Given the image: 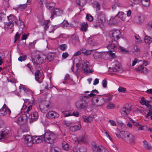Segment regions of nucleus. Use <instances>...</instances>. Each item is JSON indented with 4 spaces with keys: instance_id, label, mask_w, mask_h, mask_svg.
<instances>
[{
    "instance_id": "f257e3e1",
    "label": "nucleus",
    "mask_w": 152,
    "mask_h": 152,
    "mask_svg": "<svg viewBox=\"0 0 152 152\" xmlns=\"http://www.w3.org/2000/svg\"><path fill=\"white\" fill-rule=\"evenodd\" d=\"M45 142L47 143L52 144L54 143L56 139L57 136L56 134L50 131H46L44 134L42 135Z\"/></svg>"
},
{
    "instance_id": "f03ea898",
    "label": "nucleus",
    "mask_w": 152,
    "mask_h": 152,
    "mask_svg": "<svg viewBox=\"0 0 152 152\" xmlns=\"http://www.w3.org/2000/svg\"><path fill=\"white\" fill-rule=\"evenodd\" d=\"M80 66L86 75H88L94 72L92 69H91V66L89 62L87 61H84L83 63L80 64Z\"/></svg>"
},
{
    "instance_id": "7ed1b4c3",
    "label": "nucleus",
    "mask_w": 152,
    "mask_h": 152,
    "mask_svg": "<svg viewBox=\"0 0 152 152\" xmlns=\"http://www.w3.org/2000/svg\"><path fill=\"white\" fill-rule=\"evenodd\" d=\"M91 101L93 103V105L99 106L104 104L105 102V99L102 96H99L92 98L91 99Z\"/></svg>"
},
{
    "instance_id": "20e7f679",
    "label": "nucleus",
    "mask_w": 152,
    "mask_h": 152,
    "mask_svg": "<svg viewBox=\"0 0 152 152\" xmlns=\"http://www.w3.org/2000/svg\"><path fill=\"white\" fill-rule=\"evenodd\" d=\"M7 18L9 22L10 23H15L17 24H19V23H20L21 28H23L24 27V24L23 22L21 21L20 20L19 18L18 19H17L16 18L15 16L13 15H10L9 16H7Z\"/></svg>"
},
{
    "instance_id": "39448f33",
    "label": "nucleus",
    "mask_w": 152,
    "mask_h": 152,
    "mask_svg": "<svg viewBox=\"0 0 152 152\" xmlns=\"http://www.w3.org/2000/svg\"><path fill=\"white\" fill-rule=\"evenodd\" d=\"M35 77L36 80L39 83H41L44 77L42 70H39L36 71L35 73Z\"/></svg>"
},
{
    "instance_id": "423d86ee",
    "label": "nucleus",
    "mask_w": 152,
    "mask_h": 152,
    "mask_svg": "<svg viewBox=\"0 0 152 152\" xmlns=\"http://www.w3.org/2000/svg\"><path fill=\"white\" fill-rule=\"evenodd\" d=\"M49 106V102L44 101H42L40 104L39 107L42 112L45 113L48 111Z\"/></svg>"
},
{
    "instance_id": "0eeeda50",
    "label": "nucleus",
    "mask_w": 152,
    "mask_h": 152,
    "mask_svg": "<svg viewBox=\"0 0 152 152\" xmlns=\"http://www.w3.org/2000/svg\"><path fill=\"white\" fill-rule=\"evenodd\" d=\"M47 58L46 56L42 54L40 55H38L36 57L34 60L32 61V62L34 63V61L36 64H42L45 61Z\"/></svg>"
},
{
    "instance_id": "6e6552de",
    "label": "nucleus",
    "mask_w": 152,
    "mask_h": 152,
    "mask_svg": "<svg viewBox=\"0 0 152 152\" xmlns=\"http://www.w3.org/2000/svg\"><path fill=\"white\" fill-rule=\"evenodd\" d=\"M11 113L10 110L7 108L5 104H4L2 107L0 109V116L6 115L9 116Z\"/></svg>"
},
{
    "instance_id": "1a4fd4ad",
    "label": "nucleus",
    "mask_w": 152,
    "mask_h": 152,
    "mask_svg": "<svg viewBox=\"0 0 152 152\" xmlns=\"http://www.w3.org/2000/svg\"><path fill=\"white\" fill-rule=\"evenodd\" d=\"M75 106L78 110L86 109L88 106L87 103L83 102L82 100L77 101L75 103Z\"/></svg>"
},
{
    "instance_id": "9d476101",
    "label": "nucleus",
    "mask_w": 152,
    "mask_h": 152,
    "mask_svg": "<svg viewBox=\"0 0 152 152\" xmlns=\"http://www.w3.org/2000/svg\"><path fill=\"white\" fill-rule=\"evenodd\" d=\"M113 66L112 68L109 67V70L110 72H116L118 71L120 69L121 64L117 61H115L112 63Z\"/></svg>"
},
{
    "instance_id": "9b49d317",
    "label": "nucleus",
    "mask_w": 152,
    "mask_h": 152,
    "mask_svg": "<svg viewBox=\"0 0 152 152\" xmlns=\"http://www.w3.org/2000/svg\"><path fill=\"white\" fill-rule=\"evenodd\" d=\"M110 34L112 39L116 40L120 38L121 32L118 30H113L110 31Z\"/></svg>"
},
{
    "instance_id": "f8f14e48",
    "label": "nucleus",
    "mask_w": 152,
    "mask_h": 152,
    "mask_svg": "<svg viewBox=\"0 0 152 152\" xmlns=\"http://www.w3.org/2000/svg\"><path fill=\"white\" fill-rule=\"evenodd\" d=\"M92 149L94 152H108V150L103 146H97L96 144L93 145Z\"/></svg>"
},
{
    "instance_id": "ddd939ff",
    "label": "nucleus",
    "mask_w": 152,
    "mask_h": 152,
    "mask_svg": "<svg viewBox=\"0 0 152 152\" xmlns=\"http://www.w3.org/2000/svg\"><path fill=\"white\" fill-rule=\"evenodd\" d=\"M106 17L104 14L100 11L97 14V21L99 23H102L106 21Z\"/></svg>"
},
{
    "instance_id": "4468645a",
    "label": "nucleus",
    "mask_w": 152,
    "mask_h": 152,
    "mask_svg": "<svg viewBox=\"0 0 152 152\" xmlns=\"http://www.w3.org/2000/svg\"><path fill=\"white\" fill-rule=\"evenodd\" d=\"M23 138L24 140L25 143L28 146H31L33 143V137L29 135L23 136Z\"/></svg>"
},
{
    "instance_id": "2eb2a0df",
    "label": "nucleus",
    "mask_w": 152,
    "mask_h": 152,
    "mask_svg": "<svg viewBox=\"0 0 152 152\" xmlns=\"http://www.w3.org/2000/svg\"><path fill=\"white\" fill-rule=\"evenodd\" d=\"M107 49L110 50L114 49V48H117L119 47V46L116 40H114L110 42L107 45Z\"/></svg>"
},
{
    "instance_id": "dca6fc26",
    "label": "nucleus",
    "mask_w": 152,
    "mask_h": 152,
    "mask_svg": "<svg viewBox=\"0 0 152 152\" xmlns=\"http://www.w3.org/2000/svg\"><path fill=\"white\" fill-rule=\"evenodd\" d=\"M27 120V116L25 114H24L17 118V121L18 124L21 125L26 122Z\"/></svg>"
},
{
    "instance_id": "f3484780",
    "label": "nucleus",
    "mask_w": 152,
    "mask_h": 152,
    "mask_svg": "<svg viewBox=\"0 0 152 152\" xmlns=\"http://www.w3.org/2000/svg\"><path fill=\"white\" fill-rule=\"evenodd\" d=\"M38 118V114L37 112L34 111L32 112L28 116V119L30 123L37 120Z\"/></svg>"
},
{
    "instance_id": "a211bd4d",
    "label": "nucleus",
    "mask_w": 152,
    "mask_h": 152,
    "mask_svg": "<svg viewBox=\"0 0 152 152\" xmlns=\"http://www.w3.org/2000/svg\"><path fill=\"white\" fill-rule=\"evenodd\" d=\"M131 110V107H124L121 109V114L123 116L126 117L129 113Z\"/></svg>"
},
{
    "instance_id": "6ab92c4d",
    "label": "nucleus",
    "mask_w": 152,
    "mask_h": 152,
    "mask_svg": "<svg viewBox=\"0 0 152 152\" xmlns=\"http://www.w3.org/2000/svg\"><path fill=\"white\" fill-rule=\"evenodd\" d=\"M63 13L62 10L57 8H55L53 10L52 13L50 18L52 20L54 17V16H61Z\"/></svg>"
},
{
    "instance_id": "aec40b11",
    "label": "nucleus",
    "mask_w": 152,
    "mask_h": 152,
    "mask_svg": "<svg viewBox=\"0 0 152 152\" xmlns=\"http://www.w3.org/2000/svg\"><path fill=\"white\" fill-rule=\"evenodd\" d=\"M58 113L54 111H49L46 115L47 118L52 119L58 118Z\"/></svg>"
},
{
    "instance_id": "412c9836",
    "label": "nucleus",
    "mask_w": 152,
    "mask_h": 152,
    "mask_svg": "<svg viewBox=\"0 0 152 152\" xmlns=\"http://www.w3.org/2000/svg\"><path fill=\"white\" fill-rule=\"evenodd\" d=\"M42 136H33V143L34 144L39 143H40L42 140H43Z\"/></svg>"
},
{
    "instance_id": "4be33fe9",
    "label": "nucleus",
    "mask_w": 152,
    "mask_h": 152,
    "mask_svg": "<svg viewBox=\"0 0 152 152\" xmlns=\"http://www.w3.org/2000/svg\"><path fill=\"white\" fill-rule=\"evenodd\" d=\"M151 102V101L146 100L144 97L141 98V100L140 101V102L142 105H145L148 108L150 107V109H151V105L149 104Z\"/></svg>"
},
{
    "instance_id": "5701e85b",
    "label": "nucleus",
    "mask_w": 152,
    "mask_h": 152,
    "mask_svg": "<svg viewBox=\"0 0 152 152\" xmlns=\"http://www.w3.org/2000/svg\"><path fill=\"white\" fill-rule=\"evenodd\" d=\"M9 135L10 133L8 130H6L2 131L0 134V140L2 139L9 138Z\"/></svg>"
},
{
    "instance_id": "b1692460",
    "label": "nucleus",
    "mask_w": 152,
    "mask_h": 152,
    "mask_svg": "<svg viewBox=\"0 0 152 152\" xmlns=\"http://www.w3.org/2000/svg\"><path fill=\"white\" fill-rule=\"evenodd\" d=\"M127 139L126 141H129L132 144L134 143L135 142V137L134 135L129 133Z\"/></svg>"
},
{
    "instance_id": "393cba45",
    "label": "nucleus",
    "mask_w": 152,
    "mask_h": 152,
    "mask_svg": "<svg viewBox=\"0 0 152 152\" xmlns=\"http://www.w3.org/2000/svg\"><path fill=\"white\" fill-rule=\"evenodd\" d=\"M13 25L14 24L12 23H10L9 22L4 25V29L5 30H7L11 29V32H12L14 30L12 28Z\"/></svg>"
},
{
    "instance_id": "a878e982",
    "label": "nucleus",
    "mask_w": 152,
    "mask_h": 152,
    "mask_svg": "<svg viewBox=\"0 0 152 152\" xmlns=\"http://www.w3.org/2000/svg\"><path fill=\"white\" fill-rule=\"evenodd\" d=\"M88 25L87 23H82L80 24V30L82 31H86Z\"/></svg>"
},
{
    "instance_id": "bb28decb",
    "label": "nucleus",
    "mask_w": 152,
    "mask_h": 152,
    "mask_svg": "<svg viewBox=\"0 0 152 152\" xmlns=\"http://www.w3.org/2000/svg\"><path fill=\"white\" fill-rule=\"evenodd\" d=\"M129 133L127 131H122L121 132V137L125 141L126 140Z\"/></svg>"
},
{
    "instance_id": "cd10ccee",
    "label": "nucleus",
    "mask_w": 152,
    "mask_h": 152,
    "mask_svg": "<svg viewBox=\"0 0 152 152\" xmlns=\"http://www.w3.org/2000/svg\"><path fill=\"white\" fill-rule=\"evenodd\" d=\"M81 126L80 124H78L77 125H75L70 127V129L72 132L77 131L80 129Z\"/></svg>"
},
{
    "instance_id": "c85d7f7f",
    "label": "nucleus",
    "mask_w": 152,
    "mask_h": 152,
    "mask_svg": "<svg viewBox=\"0 0 152 152\" xmlns=\"http://www.w3.org/2000/svg\"><path fill=\"white\" fill-rule=\"evenodd\" d=\"M117 16L118 18H120L123 21L125 20L126 19V14L122 12H119L117 15Z\"/></svg>"
},
{
    "instance_id": "c756f323",
    "label": "nucleus",
    "mask_w": 152,
    "mask_h": 152,
    "mask_svg": "<svg viewBox=\"0 0 152 152\" xmlns=\"http://www.w3.org/2000/svg\"><path fill=\"white\" fill-rule=\"evenodd\" d=\"M145 42L147 44H150L152 42V38L148 36H146L144 38Z\"/></svg>"
},
{
    "instance_id": "7c9ffc66",
    "label": "nucleus",
    "mask_w": 152,
    "mask_h": 152,
    "mask_svg": "<svg viewBox=\"0 0 152 152\" xmlns=\"http://www.w3.org/2000/svg\"><path fill=\"white\" fill-rule=\"evenodd\" d=\"M76 1L78 5L83 6L86 3L87 0H76Z\"/></svg>"
},
{
    "instance_id": "2f4dec72",
    "label": "nucleus",
    "mask_w": 152,
    "mask_h": 152,
    "mask_svg": "<svg viewBox=\"0 0 152 152\" xmlns=\"http://www.w3.org/2000/svg\"><path fill=\"white\" fill-rule=\"evenodd\" d=\"M62 148L65 151H67L69 148V146L66 142L64 141L62 143Z\"/></svg>"
},
{
    "instance_id": "473e14b6",
    "label": "nucleus",
    "mask_w": 152,
    "mask_h": 152,
    "mask_svg": "<svg viewBox=\"0 0 152 152\" xmlns=\"http://www.w3.org/2000/svg\"><path fill=\"white\" fill-rule=\"evenodd\" d=\"M73 151L74 152H86V148L83 147H80L79 148L74 149Z\"/></svg>"
},
{
    "instance_id": "72a5a7b5",
    "label": "nucleus",
    "mask_w": 152,
    "mask_h": 152,
    "mask_svg": "<svg viewBox=\"0 0 152 152\" xmlns=\"http://www.w3.org/2000/svg\"><path fill=\"white\" fill-rule=\"evenodd\" d=\"M55 6V3L52 2L47 3L46 6L48 9H52L54 8Z\"/></svg>"
},
{
    "instance_id": "f704fd0d",
    "label": "nucleus",
    "mask_w": 152,
    "mask_h": 152,
    "mask_svg": "<svg viewBox=\"0 0 152 152\" xmlns=\"http://www.w3.org/2000/svg\"><path fill=\"white\" fill-rule=\"evenodd\" d=\"M54 55L55 54L53 53H49L48 54L46 58L48 61H50L53 60Z\"/></svg>"
},
{
    "instance_id": "c9c22d12",
    "label": "nucleus",
    "mask_w": 152,
    "mask_h": 152,
    "mask_svg": "<svg viewBox=\"0 0 152 152\" xmlns=\"http://www.w3.org/2000/svg\"><path fill=\"white\" fill-rule=\"evenodd\" d=\"M141 1L144 6L148 7L150 5V0H141Z\"/></svg>"
},
{
    "instance_id": "e433bc0d",
    "label": "nucleus",
    "mask_w": 152,
    "mask_h": 152,
    "mask_svg": "<svg viewBox=\"0 0 152 152\" xmlns=\"http://www.w3.org/2000/svg\"><path fill=\"white\" fill-rule=\"evenodd\" d=\"M143 146L145 148L149 149L151 148V145L146 140L143 141Z\"/></svg>"
},
{
    "instance_id": "4c0bfd02",
    "label": "nucleus",
    "mask_w": 152,
    "mask_h": 152,
    "mask_svg": "<svg viewBox=\"0 0 152 152\" xmlns=\"http://www.w3.org/2000/svg\"><path fill=\"white\" fill-rule=\"evenodd\" d=\"M120 50L122 53L124 54H129V50L126 49L125 48L122 46H119Z\"/></svg>"
},
{
    "instance_id": "58836bf2",
    "label": "nucleus",
    "mask_w": 152,
    "mask_h": 152,
    "mask_svg": "<svg viewBox=\"0 0 152 152\" xmlns=\"http://www.w3.org/2000/svg\"><path fill=\"white\" fill-rule=\"evenodd\" d=\"M109 23L111 25H116L117 24V22L115 18H111L109 21Z\"/></svg>"
},
{
    "instance_id": "ea45409f",
    "label": "nucleus",
    "mask_w": 152,
    "mask_h": 152,
    "mask_svg": "<svg viewBox=\"0 0 152 152\" xmlns=\"http://www.w3.org/2000/svg\"><path fill=\"white\" fill-rule=\"evenodd\" d=\"M138 23L139 24H141L144 22V17L142 15H140L138 17Z\"/></svg>"
},
{
    "instance_id": "a19ab883",
    "label": "nucleus",
    "mask_w": 152,
    "mask_h": 152,
    "mask_svg": "<svg viewBox=\"0 0 152 152\" xmlns=\"http://www.w3.org/2000/svg\"><path fill=\"white\" fill-rule=\"evenodd\" d=\"M19 88L20 89H22L26 93L27 92H29L30 91V90L27 88L25 86L22 84H20L19 87Z\"/></svg>"
},
{
    "instance_id": "79ce46f5",
    "label": "nucleus",
    "mask_w": 152,
    "mask_h": 152,
    "mask_svg": "<svg viewBox=\"0 0 152 152\" xmlns=\"http://www.w3.org/2000/svg\"><path fill=\"white\" fill-rule=\"evenodd\" d=\"M94 58L96 59H98L101 57L102 53L99 52H96L94 54Z\"/></svg>"
},
{
    "instance_id": "37998d69",
    "label": "nucleus",
    "mask_w": 152,
    "mask_h": 152,
    "mask_svg": "<svg viewBox=\"0 0 152 152\" xmlns=\"http://www.w3.org/2000/svg\"><path fill=\"white\" fill-rule=\"evenodd\" d=\"M98 93V91L96 90L95 89L92 91L91 93L88 94V96L90 97H93L96 95V94H97Z\"/></svg>"
},
{
    "instance_id": "c03bdc74",
    "label": "nucleus",
    "mask_w": 152,
    "mask_h": 152,
    "mask_svg": "<svg viewBox=\"0 0 152 152\" xmlns=\"http://www.w3.org/2000/svg\"><path fill=\"white\" fill-rule=\"evenodd\" d=\"M88 42L91 45L95 46L97 45L96 42L91 38H89L88 39Z\"/></svg>"
},
{
    "instance_id": "a18cd8bd",
    "label": "nucleus",
    "mask_w": 152,
    "mask_h": 152,
    "mask_svg": "<svg viewBox=\"0 0 152 152\" xmlns=\"http://www.w3.org/2000/svg\"><path fill=\"white\" fill-rule=\"evenodd\" d=\"M115 107V105L113 103L110 102L108 104L107 107L108 109H113Z\"/></svg>"
},
{
    "instance_id": "49530a36",
    "label": "nucleus",
    "mask_w": 152,
    "mask_h": 152,
    "mask_svg": "<svg viewBox=\"0 0 152 152\" xmlns=\"http://www.w3.org/2000/svg\"><path fill=\"white\" fill-rule=\"evenodd\" d=\"M82 50H80L79 51L75 52L73 55V56H77L81 55L82 53H83V52H82Z\"/></svg>"
},
{
    "instance_id": "de8ad7c7",
    "label": "nucleus",
    "mask_w": 152,
    "mask_h": 152,
    "mask_svg": "<svg viewBox=\"0 0 152 152\" xmlns=\"http://www.w3.org/2000/svg\"><path fill=\"white\" fill-rule=\"evenodd\" d=\"M134 37L136 39L135 42L136 43H140L142 42V40L140 37H139L138 36H134Z\"/></svg>"
},
{
    "instance_id": "09e8293b",
    "label": "nucleus",
    "mask_w": 152,
    "mask_h": 152,
    "mask_svg": "<svg viewBox=\"0 0 152 152\" xmlns=\"http://www.w3.org/2000/svg\"><path fill=\"white\" fill-rule=\"evenodd\" d=\"M36 43V41H34L31 42H30L28 45L29 48L31 49L33 48Z\"/></svg>"
},
{
    "instance_id": "8fccbe9b",
    "label": "nucleus",
    "mask_w": 152,
    "mask_h": 152,
    "mask_svg": "<svg viewBox=\"0 0 152 152\" xmlns=\"http://www.w3.org/2000/svg\"><path fill=\"white\" fill-rule=\"evenodd\" d=\"M26 4H20L18 7V8L21 10H23L26 8Z\"/></svg>"
},
{
    "instance_id": "3c124183",
    "label": "nucleus",
    "mask_w": 152,
    "mask_h": 152,
    "mask_svg": "<svg viewBox=\"0 0 152 152\" xmlns=\"http://www.w3.org/2000/svg\"><path fill=\"white\" fill-rule=\"evenodd\" d=\"M94 4L96 8V11H97L98 10L99 11L100 10V7L99 3L97 2H95Z\"/></svg>"
},
{
    "instance_id": "603ef678",
    "label": "nucleus",
    "mask_w": 152,
    "mask_h": 152,
    "mask_svg": "<svg viewBox=\"0 0 152 152\" xmlns=\"http://www.w3.org/2000/svg\"><path fill=\"white\" fill-rule=\"evenodd\" d=\"M108 53L109 54L111 58H115V53H113L110 50Z\"/></svg>"
},
{
    "instance_id": "864d4df0",
    "label": "nucleus",
    "mask_w": 152,
    "mask_h": 152,
    "mask_svg": "<svg viewBox=\"0 0 152 152\" xmlns=\"http://www.w3.org/2000/svg\"><path fill=\"white\" fill-rule=\"evenodd\" d=\"M144 66L142 65H141L140 66L136 69V70L139 72L142 73Z\"/></svg>"
},
{
    "instance_id": "5fc2aeb1",
    "label": "nucleus",
    "mask_w": 152,
    "mask_h": 152,
    "mask_svg": "<svg viewBox=\"0 0 152 152\" xmlns=\"http://www.w3.org/2000/svg\"><path fill=\"white\" fill-rule=\"evenodd\" d=\"M60 47L61 50L64 51L66 49L67 45L66 44H62L60 46Z\"/></svg>"
},
{
    "instance_id": "6e6d98bb",
    "label": "nucleus",
    "mask_w": 152,
    "mask_h": 152,
    "mask_svg": "<svg viewBox=\"0 0 152 152\" xmlns=\"http://www.w3.org/2000/svg\"><path fill=\"white\" fill-rule=\"evenodd\" d=\"M26 58V56H20L18 58L19 61H22L25 60Z\"/></svg>"
},
{
    "instance_id": "4d7b16f0",
    "label": "nucleus",
    "mask_w": 152,
    "mask_h": 152,
    "mask_svg": "<svg viewBox=\"0 0 152 152\" xmlns=\"http://www.w3.org/2000/svg\"><path fill=\"white\" fill-rule=\"evenodd\" d=\"M20 37V34H19L17 32L15 36V42L18 39H19Z\"/></svg>"
},
{
    "instance_id": "13d9d810",
    "label": "nucleus",
    "mask_w": 152,
    "mask_h": 152,
    "mask_svg": "<svg viewBox=\"0 0 152 152\" xmlns=\"http://www.w3.org/2000/svg\"><path fill=\"white\" fill-rule=\"evenodd\" d=\"M86 18L89 21H91L93 20L92 16L89 14H87L86 15Z\"/></svg>"
},
{
    "instance_id": "bf43d9fd",
    "label": "nucleus",
    "mask_w": 152,
    "mask_h": 152,
    "mask_svg": "<svg viewBox=\"0 0 152 152\" xmlns=\"http://www.w3.org/2000/svg\"><path fill=\"white\" fill-rule=\"evenodd\" d=\"M61 25L67 27L69 25V23L66 21L64 20L61 23Z\"/></svg>"
},
{
    "instance_id": "052dcab7",
    "label": "nucleus",
    "mask_w": 152,
    "mask_h": 152,
    "mask_svg": "<svg viewBox=\"0 0 152 152\" xmlns=\"http://www.w3.org/2000/svg\"><path fill=\"white\" fill-rule=\"evenodd\" d=\"M109 122L111 126H116V123L115 121L113 120H110Z\"/></svg>"
},
{
    "instance_id": "680f3d73",
    "label": "nucleus",
    "mask_w": 152,
    "mask_h": 152,
    "mask_svg": "<svg viewBox=\"0 0 152 152\" xmlns=\"http://www.w3.org/2000/svg\"><path fill=\"white\" fill-rule=\"evenodd\" d=\"M29 34H23L22 35L21 39L22 40H26L27 39V37H28V36Z\"/></svg>"
},
{
    "instance_id": "e2e57ef3",
    "label": "nucleus",
    "mask_w": 152,
    "mask_h": 152,
    "mask_svg": "<svg viewBox=\"0 0 152 152\" xmlns=\"http://www.w3.org/2000/svg\"><path fill=\"white\" fill-rule=\"evenodd\" d=\"M118 91L119 92H123L126 90V89L123 87H120L118 88Z\"/></svg>"
},
{
    "instance_id": "0e129e2a",
    "label": "nucleus",
    "mask_w": 152,
    "mask_h": 152,
    "mask_svg": "<svg viewBox=\"0 0 152 152\" xmlns=\"http://www.w3.org/2000/svg\"><path fill=\"white\" fill-rule=\"evenodd\" d=\"M51 152H60V150L58 148H53L51 150Z\"/></svg>"
},
{
    "instance_id": "69168bd1",
    "label": "nucleus",
    "mask_w": 152,
    "mask_h": 152,
    "mask_svg": "<svg viewBox=\"0 0 152 152\" xmlns=\"http://www.w3.org/2000/svg\"><path fill=\"white\" fill-rule=\"evenodd\" d=\"M69 56V55L67 52L64 53H63L62 55V57L64 58H66Z\"/></svg>"
},
{
    "instance_id": "338daca9",
    "label": "nucleus",
    "mask_w": 152,
    "mask_h": 152,
    "mask_svg": "<svg viewBox=\"0 0 152 152\" xmlns=\"http://www.w3.org/2000/svg\"><path fill=\"white\" fill-rule=\"evenodd\" d=\"M102 85L105 88L107 86V81L105 79H104L102 81Z\"/></svg>"
},
{
    "instance_id": "774afa93",
    "label": "nucleus",
    "mask_w": 152,
    "mask_h": 152,
    "mask_svg": "<svg viewBox=\"0 0 152 152\" xmlns=\"http://www.w3.org/2000/svg\"><path fill=\"white\" fill-rule=\"evenodd\" d=\"M134 51L137 52H138L140 51V50L138 48L137 46L136 45H134L133 46Z\"/></svg>"
}]
</instances>
